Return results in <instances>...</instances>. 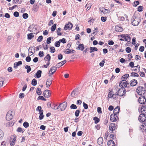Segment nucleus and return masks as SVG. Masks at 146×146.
Returning <instances> with one entry per match:
<instances>
[{"mask_svg":"<svg viewBox=\"0 0 146 146\" xmlns=\"http://www.w3.org/2000/svg\"><path fill=\"white\" fill-rule=\"evenodd\" d=\"M56 66H53L50 69V72H52L54 73L57 70Z\"/></svg>","mask_w":146,"mask_h":146,"instance_id":"c85d7f7f","label":"nucleus"},{"mask_svg":"<svg viewBox=\"0 0 146 146\" xmlns=\"http://www.w3.org/2000/svg\"><path fill=\"white\" fill-rule=\"evenodd\" d=\"M67 106V104L66 102H64L61 103L59 106V108H60L61 111L64 110Z\"/></svg>","mask_w":146,"mask_h":146,"instance_id":"423d86ee","label":"nucleus"},{"mask_svg":"<svg viewBox=\"0 0 146 146\" xmlns=\"http://www.w3.org/2000/svg\"><path fill=\"white\" fill-rule=\"evenodd\" d=\"M100 11L103 13L105 14L108 13V10L107 9H105L104 8H102L100 9Z\"/></svg>","mask_w":146,"mask_h":146,"instance_id":"c756f323","label":"nucleus"},{"mask_svg":"<svg viewBox=\"0 0 146 146\" xmlns=\"http://www.w3.org/2000/svg\"><path fill=\"white\" fill-rule=\"evenodd\" d=\"M93 120L95 121L94 123L97 124L100 121V119L97 117H95L93 118Z\"/></svg>","mask_w":146,"mask_h":146,"instance_id":"ea45409f","label":"nucleus"},{"mask_svg":"<svg viewBox=\"0 0 146 146\" xmlns=\"http://www.w3.org/2000/svg\"><path fill=\"white\" fill-rule=\"evenodd\" d=\"M56 26V24H55L52 26L51 28V31H54L55 30Z\"/></svg>","mask_w":146,"mask_h":146,"instance_id":"37998d69","label":"nucleus"},{"mask_svg":"<svg viewBox=\"0 0 146 146\" xmlns=\"http://www.w3.org/2000/svg\"><path fill=\"white\" fill-rule=\"evenodd\" d=\"M43 36H40L37 39V41L38 42H41L42 40Z\"/></svg>","mask_w":146,"mask_h":146,"instance_id":"680f3d73","label":"nucleus"},{"mask_svg":"<svg viewBox=\"0 0 146 146\" xmlns=\"http://www.w3.org/2000/svg\"><path fill=\"white\" fill-rule=\"evenodd\" d=\"M52 80L50 78L47 79L46 83V87H49L52 83Z\"/></svg>","mask_w":146,"mask_h":146,"instance_id":"2eb2a0df","label":"nucleus"},{"mask_svg":"<svg viewBox=\"0 0 146 146\" xmlns=\"http://www.w3.org/2000/svg\"><path fill=\"white\" fill-rule=\"evenodd\" d=\"M38 55L40 57H43L44 55V52L41 51H40L38 53Z\"/></svg>","mask_w":146,"mask_h":146,"instance_id":"3c124183","label":"nucleus"},{"mask_svg":"<svg viewBox=\"0 0 146 146\" xmlns=\"http://www.w3.org/2000/svg\"><path fill=\"white\" fill-rule=\"evenodd\" d=\"M98 50V48L96 47H91L90 48V53L93 52L94 51H97Z\"/></svg>","mask_w":146,"mask_h":146,"instance_id":"5701e85b","label":"nucleus"},{"mask_svg":"<svg viewBox=\"0 0 146 146\" xmlns=\"http://www.w3.org/2000/svg\"><path fill=\"white\" fill-rule=\"evenodd\" d=\"M129 89L121 88L119 89L118 91V94L119 96H121L124 95L126 93V91H129Z\"/></svg>","mask_w":146,"mask_h":146,"instance_id":"20e7f679","label":"nucleus"},{"mask_svg":"<svg viewBox=\"0 0 146 146\" xmlns=\"http://www.w3.org/2000/svg\"><path fill=\"white\" fill-rule=\"evenodd\" d=\"M22 64V62L19 61L17 62H15L14 64V67L15 68H17L18 66Z\"/></svg>","mask_w":146,"mask_h":146,"instance_id":"b1692460","label":"nucleus"},{"mask_svg":"<svg viewBox=\"0 0 146 146\" xmlns=\"http://www.w3.org/2000/svg\"><path fill=\"white\" fill-rule=\"evenodd\" d=\"M129 76V74H125L124 75H123L121 77V79H124V80L125 79H127V78Z\"/></svg>","mask_w":146,"mask_h":146,"instance_id":"79ce46f5","label":"nucleus"},{"mask_svg":"<svg viewBox=\"0 0 146 146\" xmlns=\"http://www.w3.org/2000/svg\"><path fill=\"white\" fill-rule=\"evenodd\" d=\"M136 91L139 95H142V94H143L145 93V90L144 88L141 86H139L137 88Z\"/></svg>","mask_w":146,"mask_h":146,"instance_id":"39448f33","label":"nucleus"},{"mask_svg":"<svg viewBox=\"0 0 146 146\" xmlns=\"http://www.w3.org/2000/svg\"><path fill=\"white\" fill-rule=\"evenodd\" d=\"M59 41L63 44L66 43V39L65 38H63L61 39H60Z\"/></svg>","mask_w":146,"mask_h":146,"instance_id":"338daca9","label":"nucleus"},{"mask_svg":"<svg viewBox=\"0 0 146 146\" xmlns=\"http://www.w3.org/2000/svg\"><path fill=\"white\" fill-rule=\"evenodd\" d=\"M83 106L85 109H87L88 108V106L87 104L85 103L84 102L83 103Z\"/></svg>","mask_w":146,"mask_h":146,"instance_id":"e2e57ef3","label":"nucleus"},{"mask_svg":"<svg viewBox=\"0 0 146 146\" xmlns=\"http://www.w3.org/2000/svg\"><path fill=\"white\" fill-rule=\"evenodd\" d=\"M55 51V49L54 47H51L50 48V52L51 53H54Z\"/></svg>","mask_w":146,"mask_h":146,"instance_id":"09e8293b","label":"nucleus"},{"mask_svg":"<svg viewBox=\"0 0 146 146\" xmlns=\"http://www.w3.org/2000/svg\"><path fill=\"white\" fill-rule=\"evenodd\" d=\"M139 102L141 104H145L146 102V99L144 96H141L139 98Z\"/></svg>","mask_w":146,"mask_h":146,"instance_id":"1a4fd4ad","label":"nucleus"},{"mask_svg":"<svg viewBox=\"0 0 146 146\" xmlns=\"http://www.w3.org/2000/svg\"><path fill=\"white\" fill-rule=\"evenodd\" d=\"M44 96L45 98H48L51 95V93L48 90H45L43 92Z\"/></svg>","mask_w":146,"mask_h":146,"instance_id":"9b49d317","label":"nucleus"},{"mask_svg":"<svg viewBox=\"0 0 146 146\" xmlns=\"http://www.w3.org/2000/svg\"><path fill=\"white\" fill-rule=\"evenodd\" d=\"M141 21V18L139 14L134 13L132 17L131 22L133 25L137 26L139 25Z\"/></svg>","mask_w":146,"mask_h":146,"instance_id":"f257e3e1","label":"nucleus"},{"mask_svg":"<svg viewBox=\"0 0 146 146\" xmlns=\"http://www.w3.org/2000/svg\"><path fill=\"white\" fill-rule=\"evenodd\" d=\"M42 46L45 50L47 49H48V46L45 43H43L42 44Z\"/></svg>","mask_w":146,"mask_h":146,"instance_id":"6e6d98bb","label":"nucleus"},{"mask_svg":"<svg viewBox=\"0 0 146 146\" xmlns=\"http://www.w3.org/2000/svg\"><path fill=\"white\" fill-rule=\"evenodd\" d=\"M15 115V112L13 110H9L7 112L6 115V119L7 120L9 121Z\"/></svg>","mask_w":146,"mask_h":146,"instance_id":"7ed1b4c3","label":"nucleus"},{"mask_svg":"<svg viewBox=\"0 0 146 146\" xmlns=\"http://www.w3.org/2000/svg\"><path fill=\"white\" fill-rule=\"evenodd\" d=\"M118 96L117 94H113V96H112V98H113L114 100H116L117 98V96Z\"/></svg>","mask_w":146,"mask_h":146,"instance_id":"13d9d810","label":"nucleus"},{"mask_svg":"<svg viewBox=\"0 0 146 146\" xmlns=\"http://www.w3.org/2000/svg\"><path fill=\"white\" fill-rule=\"evenodd\" d=\"M31 84L34 86H36L37 84V82L35 79H33L32 81Z\"/></svg>","mask_w":146,"mask_h":146,"instance_id":"f704fd0d","label":"nucleus"},{"mask_svg":"<svg viewBox=\"0 0 146 146\" xmlns=\"http://www.w3.org/2000/svg\"><path fill=\"white\" fill-rule=\"evenodd\" d=\"M66 62V60H64L62 61L61 62L58 63L56 65V66L58 68H59L60 66L63 65Z\"/></svg>","mask_w":146,"mask_h":146,"instance_id":"f3484780","label":"nucleus"},{"mask_svg":"<svg viewBox=\"0 0 146 146\" xmlns=\"http://www.w3.org/2000/svg\"><path fill=\"white\" fill-rule=\"evenodd\" d=\"M31 58L29 56L27 57L26 58V60L27 62H30L31 61Z\"/></svg>","mask_w":146,"mask_h":146,"instance_id":"774afa93","label":"nucleus"},{"mask_svg":"<svg viewBox=\"0 0 146 146\" xmlns=\"http://www.w3.org/2000/svg\"><path fill=\"white\" fill-rule=\"evenodd\" d=\"M14 123L11 121L8 122L6 123V125L7 127H11L13 125Z\"/></svg>","mask_w":146,"mask_h":146,"instance_id":"7c9ffc66","label":"nucleus"},{"mask_svg":"<svg viewBox=\"0 0 146 146\" xmlns=\"http://www.w3.org/2000/svg\"><path fill=\"white\" fill-rule=\"evenodd\" d=\"M121 37L125 39V41L127 42H130L131 40V38L129 35L127 34H123L120 35Z\"/></svg>","mask_w":146,"mask_h":146,"instance_id":"0eeeda50","label":"nucleus"},{"mask_svg":"<svg viewBox=\"0 0 146 146\" xmlns=\"http://www.w3.org/2000/svg\"><path fill=\"white\" fill-rule=\"evenodd\" d=\"M84 47L83 44H80L78 47L76 48V49L78 50H81L82 51L84 49Z\"/></svg>","mask_w":146,"mask_h":146,"instance_id":"393cba45","label":"nucleus"},{"mask_svg":"<svg viewBox=\"0 0 146 146\" xmlns=\"http://www.w3.org/2000/svg\"><path fill=\"white\" fill-rule=\"evenodd\" d=\"M27 36L29 39L31 40L34 37V35L32 33L28 34L27 35Z\"/></svg>","mask_w":146,"mask_h":146,"instance_id":"473e14b6","label":"nucleus"},{"mask_svg":"<svg viewBox=\"0 0 146 146\" xmlns=\"http://www.w3.org/2000/svg\"><path fill=\"white\" fill-rule=\"evenodd\" d=\"M42 71L40 70H38L35 74L36 77L37 78H39L41 76Z\"/></svg>","mask_w":146,"mask_h":146,"instance_id":"bb28decb","label":"nucleus"},{"mask_svg":"<svg viewBox=\"0 0 146 146\" xmlns=\"http://www.w3.org/2000/svg\"><path fill=\"white\" fill-rule=\"evenodd\" d=\"M51 57L49 54H48L47 55L44 57V60H48V61H49L50 60Z\"/></svg>","mask_w":146,"mask_h":146,"instance_id":"e433bc0d","label":"nucleus"},{"mask_svg":"<svg viewBox=\"0 0 146 146\" xmlns=\"http://www.w3.org/2000/svg\"><path fill=\"white\" fill-rule=\"evenodd\" d=\"M115 30L116 31L121 32L123 31V28L117 25L115 27Z\"/></svg>","mask_w":146,"mask_h":146,"instance_id":"4be33fe9","label":"nucleus"},{"mask_svg":"<svg viewBox=\"0 0 146 146\" xmlns=\"http://www.w3.org/2000/svg\"><path fill=\"white\" fill-rule=\"evenodd\" d=\"M119 107L117 106L113 110V114L116 115L117 114L119 113Z\"/></svg>","mask_w":146,"mask_h":146,"instance_id":"aec40b11","label":"nucleus"},{"mask_svg":"<svg viewBox=\"0 0 146 146\" xmlns=\"http://www.w3.org/2000/svg\"><path fill=\"white\" fill-rule=\"evenodd\" d=\"M117 118L118 117L117 116V115L113 114H111L110 115V119L113 122L116 121Z\"/></svg>","mask_w":146,"mask_h":146,"instance_id":"9d476101","label":"nucleus"},{"mask_svg":"<svg viewBox=\"0 0 146 146\" xmlns=\"http://www.w3.org/2000/svg\"><path fill=\"white\" fill-rule=\"evenodd\" d=\"M61 29L59 27L56 29V32L57 33V35L58 36H61L62 35V33L60 32L61 31Z\"/></svg>","mask_w":146,"mask_h":146,"instance_id":"72a5a7b5","label":"nucleus"},{"mask_svg":"<svg viewBox=\"0 0 146 146\" xmlns=\"http://www.w3.org/2000/svg\"><path fill=\"white\" fill-rule=\"evenodd\" d=\"M143 122L144 123H143L142 125L140 126V130L142 132H144V128L146 127V119Z\"/></svg>","mask_w":146,"mask_h":146,"instance_id":"f8f14e48","label":"nucleus"},{"mask_svg":"<svg viewBox=\"0 0 146 146\" xmlns=\"http://www.w3.org/2000/svg\"><path fill=\"white\" fill-rule=\"evenodd\" d=\"M64 52L66 54H68L70 53H75L76 51L74 50H71V49H70L69 51H64Z\"/></svg>","mask_w":146,"mask_h":146,"instance_id":"2f4dec72","label":"nucleus"},{"mask_svg":"<svg viewBox=\"0 0 146 146\" xmlns=\"http://www.w3.org/2000/svg\"><path fill=\"white\" fill-rule=\"evenodd\" d=\"M145 114L141 113L138 117V120L140 122H143L146 119Z\"/></svg>","mask_w":146,"mask_h":146,"instance_id":"6e6552de","label":"nucleus"},{"mask_svg":"<svg viewBox=\"0 0 146 146\" xmlns=\"http://www.w3.org/2000/svg\"><path fill=\"white\" fill-rule=\"evenodd\" d=\"M70 108L71 109H76L77 108V107L76 105L72 104L70 106Z\"/></svg>","mask_w":146,"mask_h":146,"instance_id":"de8ad7c7","label":"nucleus"},{"mask_svg":"<svg viewBox=\"0 0 146 146\" xmlns=\"http://www.w3.org/2000/svg\"><path fill=\"white\" fill-rule=\"evenodd\" d=\"M78 92L77 89H74L71 92V96L72 97H74L77 95V93Z\"/></svg>","mask_w":146,"mask_h":146,"instance_id":"6ab92c4d","label":"nucleus"},{"mask_svg":"<svg viewBox=\"0 0 146 146\" xmlns=\"http://www.w3.org/2000/svg\"><path fill=\"white\" fill-rule=\"evenodd\" d=\"M137 84V81L135 79H133L131 80L130 83L131 86H136Z\"/></svg>","mask_w":146,"mask_h":146,"instance_id":"dca6fc26","label":"nucleus"},{"mask_svg":"<svg viewBox=\"0 0 146 146\" xmlns=\"http://www.w3.org/2000/svg\"><path fill=\"white\" fill-rule=\"evenodd\" d=\"M25 68L27 69V73H29L31 70V68L30 66L28 65H26L25 66Z\"/></svg>","mask_w":146,"mask_h":146,"instance_id":"c9c22d12","label":"nucleus"},{"mask_svg":"<svg viewBox=\"0 0 146 146\" xmlns=\"http://www.w3.org/2000/svg\"><path fill=\"white\" fill-rule=\"evenodd\" d=\"M24 129H22V128L20 127H19L17 130V131L18 132H22V133L24 131Z\"/></svg>","mask_w":146,"mask_h":146,"instance_id":"a18cd8bd","label":"nucleus"},{"mask_svg":"<svg viewBox=\"0 0 146 146\" xmlns=\"http://www.w3.org/2000/svg\"><path fill=\"white\" fill-rule=\"evenodd\" d=\"M139 3L138 1H134L133 3V6L134 7H136L139 4Z\"/></svg>","mask_w":146,"mask_h":146,"instance_id":"69168bd1","label":"nucleus"},{"mask_svg":"<svg viewBox=\"0 0 146 146\" xmlns=\"http://www.w3.org/2000/svg\"><path fill=\"white\" fill-rule=\"evenodd\" d=\"M4 80L5 78L4 77H0V88L3 85Z\"/></svg>","mask_w":146,"mask_h":146,"instance_id":"cd10ccee","label":"nucleus"},{"mask_svg":"<svg viewBox=\"0 0 146 146\" xmlns=\"http://www.w3.org/2000/svg\"><path fill=\"white\" fill-rule=\"evenodd\" d=\"M143 7L141 6H139L138 8L137 11L139 12H141L143 11Z\"/></svg>","mask_w":146,"mask_h":146,"instance_id":"bf43d9fd","label":"nucleus"},{"mask_svg":"<svg viewBox=\"0 0 146 146\" xmlns=\"http://www.w3.org/2000/svg\"><path fill=\"white\" fill-rule=\"evenodd\" d=\"M36 93L38 95H41L42 92L41 91V89L40 88H38L37 89Z\"/></svg>","mask_w":146,"mask_h":146,"instance_id":"4c0bfd02","label":"nucleus"},{"mask_svg":"<svg viewBox=\"0 0 146 146\" xmlns=\"http://www.w3.org/2000/svg\"><path fill=\"white\" fill-rule=\"evenodd\" d=\"M60 41H56L54 44L55 46L57 47H58L60 46Z\"/></svg>","mask_w":146,"mask_h":146,"instance_id":"c03bdc74","label":"nucleus"},{"mask_svg":"<svg viewBox=\"0 0 146 146\" xmlns=\"http://www.w3.org/2000/svg\"><path fill=\"white\" fill-rule=\"evenodd\" d=\"M51 42V37L48 38L46 40V43L48 44H49Z\"/></svg>","mask_w":146,"mask_h":146,"instance_id":"4d7b16f0","label":"nucleus"},{"mask_svg":"<svg viewBox=\"0 0 146 146\" xmlns=\"http://www.w3.org/2000/svg\"><path fill=\"white\" fill-rule=\"evenodd\" d=\"M23 125L25 127L27 128L29 126V124L27 122L25 121L23 123Z\"/></svg>","mask_w":146,"mask_h":146,"instance_id":"8fccbe9b","label":"nucleus"},{"mask_svg":"<svg viewBox=\"0 0 146 146\" xmlns=\"http://www.w3.org/2000/svg\"><path fill=\"white\" fill-rule=\"evenodd\" d=\"M13 15L15 17H17L19 16V13L18 12L15 11Z\"/></svg>","mask_w":146,"mask_h":146,"instance_id":"0e129e2a","label":"nucleus"},{"mask_svg":"<svg viewBox=\"0 0 146 146\" xmlns=\"http://www.w3.org/2000/svg\"><path fill=\"white\" fill-rule=\"evenodd\" d=\"M73 26L72 24L71 23H68V24L66 25L64 28V30H66L67 29H71Z\"/></svg>","mask_w":146,"mask_h":146,"instance_id":"4468645a","label":"nucleus"},{"mask_svg":"<svg viewBox=\"0 0 146 146\" xmlns=\"http://www.w3.org/2000/svg\"><path fill=\"white\" fill-rule=\"evenodd\" d=\"M80 113V111L79 110H77L75 113V115L76 117H78L79 114Z\"/></svg>","mask_w":146,"mask_h":146,"instance_id":"5fc2aeb1","label":"nucleus"},{"mask_svg":"<svg viewBox=\"0 0 146 146\" xmlns=\"http://www.w3.org/2000/svg\"><path fill=\"white\" fill-rule=\"evenodd\" d=\"M4 133L0 129V140L1 139L3 136Z\"/></svg>","mask_w":146,"mask_h":146,"instance_id":"49530a36","label":"nucleus"},{"mask_svg":"<svg viewBox=\"0 0 146 146\" xmlns=\"http://www.w3.org/2000/svg\"><path fill=\"white\" fill-rule=\"evenodd\" d=\"M115 124L114 123H111L110 125L109 128L111 132L114 131L115 129Z\"/></svg>","mask_w":146,"mask_h":146,"instance_id":"ddd939ff","label":"nucleus"},{"mask_svg":"<svg viewBox=\"0 0 146 146\" xmlns=\"http://www.w3.org/2000/svg\"><path fill=\"white\" fill-rule=\"evenodd\" d=\"M37 99L38 100H42L45 101L46 100V99L44 98L43 96H39Z\"/></svg>","mask_w":146,"mask_h":146,"instance_id":"603ef678","label":"nucleus"},{"mask_svg":"<svg viewBox=\"0 0 146 146\" xmlns=\"http://www.w3.org/2000/svg\"><path fill=\"white\" fill-rule=\"evenodd\" d=\"M23 18L24 19H26L28 17V15L27 13H24L23 15Z\"/></svg>","mask_w":146,"mask_h":146,"instance_id":"864d4df0","label":"nucleus"},{"mask_svg":"<svg viewBox=\"0 0 146 146\" xmlns=\"http://www.w3.org/2000/svg\"><path fill=\"white\" fill-rule=\"evenodd\" d=\"M126 51L128 53H130L131 51V49L129 47H127L125 49Z\"/></svg>","mask_w":146,"mask_h":146,"instance_id":"052dcab7","label":"nucleus"},{"mask_svg":"<svg viewBox=\"0 0 146 146\" xmlns=\"http://www.w3.org/2000/svg\"><path fill=\"white\" fill-rule=\"evenodd\" d=\"M119 86L123 89L126 88L125 89H129V87L130 86L129 85V84L128 83L127 81L124 80H122L119 83Z\"/></svg>","mask_w":146,"mask_h":146,"instance_id":"f03ea898","label":"nucleus"},{"mask_svg":"<svg viewBox=\"0 0 146 146\" xmlns=\"http://www.w3.org/2000/svg\"><path fill=\"white\" fill-rule=\"evenodd\" d=\"M141 113H143L146 114V106L144 105L142 106L141 108Z\"/></svg>","mask_w":146,"mask_h":146,"instance_id":"412c9836","label":"nucleus"},{"mask_svg":"<svg viewBox=\"0 0 146 146\" xmlns=\"http://www.w3.org/2000/svg\"><path fill=\"white\" fill-rule=\"evenodd\" d=\"M131 76L138 77L139 75V74L136 73L132 72L131 74Z\"/></svg>","mask_w":146,"mask_h":146,"instance_id":"a19ab883","label":"nucleus"},{"mask_svg":"<svg viewBox=\"0 0 146 146\" xmlns=\"http://www.w3.org/2000/svg\"><path fill=\"white\" fill-rule=\"evenodd\" d=\"M103 139L102 137H100L98 139V143L99 145H101L103 143Z\"/></svg>","mask_w":146,"mask_h":146,"instance_id":"a878e982","label":"nucleus"},{"mask_svg":"<svg viewBox=\"0 0 146 146\" xmlns=\"http://www.w3.org/2000/svg\"><path fill=\"white\" fill-rule=\"evenodd\" d=\"M113 93L112 91H109V92L108 94V97L109 98H112V96H113Z\"/></svg>","mask_w":146,"mask_h":146,"instance_id":"58836bf2","label":"nucleus"},{"mask_svg":"<svg viewBox=\"0 0 146 146\" xmlns=\"http://www.w3.org/2000/svg\"><path fill=\"white\" fill-rule=\"evenodd\" d=\"M108 146H115V144L113 141L110 140L108 141Z\"/></svg>","mask_w":146,"mask_h":146,"instance_id":"a211bd4d","label":"nucleus"}]
</instances>
